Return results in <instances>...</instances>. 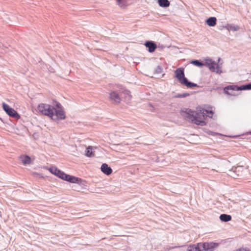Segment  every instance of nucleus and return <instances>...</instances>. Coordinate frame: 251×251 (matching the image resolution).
Masks as SVG:
<instances>
[{
  "instance_id": "1",
  "label": "nucleus",
  "mask_w": 251,
  "mask_h": 251,
  "mask_svg": "<svg viewBox=\"0 0 251 251\" xmlns=\"http://www.w3.org/2000/svg\"><path fill=\"white\" fill-rule=\"evenodd\" d=\"M182 115L187 120L197 125L203 126L206 123L204 121L205 117H212L213 112L211 110L203 108L193 111L190 109H185L181 111Z\"/></svg>"
},
{
  "instance_id": "2",
  "label": "nucleus",
  "mask_w": 251,
  "mask_h": 251,
  "mask_svg": "<svg viewBox=\"0 0 251 251\" xmlns=\"http://www.w3.org/2000/svg\"><path fill=\"white\" fill-rule=\"evenodd\" d=\"M191 63L200 67H202L204 65L207 67L210 71L217 74H220L222 73V67L218 63L215 62L210 58L205 59L204 64L198 60H193L191 62Z\"/></svg>"
},
{
  "instance_id": "3",
  "label": "nucleus",
  "mask_w": 251,
  "mask_h": 251,
  "mask_svg": "<svg viewBox=\"0 0 251 251\" xmlns=\"http://www.w3.org/2000/svg\"><path fill=\"white\" fill-rule=\"evenodd\" d=\"M49 171L52 174L57 176L63 180L71 183L79 184L81 179L78 177L66 174L63 172L58 170L56 167L52 166L49 169Z\"/></svg>"
},
{
  "instance_id": "4",
  "label": "nucleus",
  "mask_w": 251,
  "mask_h": 251,
  "mask_svg": "<svg viewBox=\"0 0 251 251\" xmlns=\"http://www.w3.org/2000/svg\"><path fill=\"white\" fill-rule=\"evenodd\" d=\"M176 77L178 81L182 84L184 85L188 88L193 87H198V85L196 83L189 82L187 78L185 77L184 69L182 68H177L175 72Z\"/></svg>"
},
{
  "instance_id": "5",
  "label": "nucleus",
  "mask_w": 251,
  "mask_h": 251,
  "mask_svg": "<svg viewBox=\"0 0 251 251\" xmlns=\"http://www.w3.org/2000/svg\"><path fill=\"white\" fill-rule=\"evenodd\" d=\"M38 111L43 115L50 117L52 120L57 121L56 119L53 117L55 116L54 106L47 103H40L37 107Z\"/></svg>"
},
{
  "instance_id": "6",
  "label": "nucleus",
  "mask_w": 251,
  "mask_h": 251,
  "mask_svg": "<svg viewBox=\"0 0 251 251\" xmlns=\"http://www.w3.org/2000/svg\"><path fill=\"white\" fill-rule=\"evenodd\" d=\"M250 90V85L249 83L240 86H238L237 85H230L228 86L227 87H226L224 89V91L225 93L226 94L231 96H237L238 94L237 93H230L228 91V90H232V91H238L241 90Z\"/></svg>"
},
{
  "instance_id": "7",
  "label": "nucleus",
  "mask_w": 251,
  "mask_h": 251,
  "mask_svg": "<svg viewBox=\"0 0 251 251\" xmlns=\"http://www.w3.org/2000/svg\"><path fill=\"white\" fill-rule=\"evenodd\" d=\"M55 106L56 108H54V110L55 116H53V117L56 119V121L65 119V113L61 104L57 102Z\"/></svg>"
},
{
  "instance_id": "8",
  "label": "nucleus",
  "mask_w": 251,
  "mask_h": 251,
  "mask_svg": "<svg viewBox=\"0 0 251 251\" xmlns=\"http://www.w3.org/2000/svg\"><path fill=\"white\" fill-rule=\"evenodd\" d=\"M219 246V244L214 242L199 243V246L202 251H213Z\"/></svg>"
},
{
  "instance_id": "9",
  "label": "nucleus",
  "mask_w": 251,
  "mask_h": 251,
  "mask_svg": "<svg viewBox=\"0 0 251 251\" xmlns=\"http://www.w3.org/2000/svg\"><path fill=\"white\" fill-rule=\"evenodd\" d=\"M3 110L10 117L19 119L20 116L19 114L12 108L10 107L8 105L5 103H2Z\"/></svg>"
},
{
  "instance_id": "10",
  "label": "nucleus",
  "mask_w": 251,
  "mask_h": 251,
  "mask_svg": "<svg viewBox=\"0 0 251 251\" xmlns=\"http://www.w3.org/2000/svg\"><path fill=\"white\" fill-rule=\"evenodd\" d=\"M121 89L118 92L116 91H112L109 94V98L111 101L115 104L119 103L121 101V98L120 96Z\"/></svg>"
},
{
  "instance_id": "11",
  "label": "nucleus",
  "mask_w": 251,
  "mask_h": 251,
  "mask_svg": "<svg viewBox=\"0 0 251 251\" xmlns=\"http://www.w3.org/2000/svg\"><path fill=\"white\" fill-rule=\"evenodd\" d=\"M121 96L124 95L126 101H129L132 98L130 92L125 88H121L120 92Z\"/></svg>"
},
{
  "instance_id": "12",
  "label": "nucleus",
  "mask_w": 251,
  "mask_h": 251,
  "mask_svg": "<svg viewBox=\"0 0 251 251\" xmlns=\"http://www.w3.org/2000/svg\"><path fill=\"white\" fill-rule=\"evenodd\" d=\"M145 45L148 48V51L150 52H153L157 47L156 45L152 41H147L145 43Z\"/></svg>"
},
{
  "instance_id": "13",
  "label": "nucleus",
  "mask_w": 251,
  "mask_h": 251,
  "mask_svg": "<svg viewBox=\"0 0 251 251\" xmlns=\"http://www.w3.org/2000/svg\"><path fill=\"white\" fill-rule=\"evenodd\" d=\"M100 169L102 172L106 175H109L112 172V169L108 167V165L105 163H103L101 165Z\"/></svg>"
},
{
  "instance_id": "14",
  "label": "nucleus",
  "mask_w": 251,
  "mask_h": 251,
  "mask_svg": "<svg viewBox=\"0 0 251 251\" xmlns=\"http://www.w3.org/2000/svg\"><path fill=\"white\" fill-rule=\"evenodd\" d=\"M217 19L214 17H211L206 20V24L210 26H214L216 25Z\"/></svg>"
},
{
  "instance_id": "15",
  "label": "nucleus",
  "mask_w": 251,
  "mask_h": 251,
  "mask_svg": "<svg viewBox=\"0 0 251 251\" xmlns=\"http://www.w3.org/2000/svg\"><path fill=\"white\" fill-rule=\"evenodd\" d=\"M95 149L89 146L86 151L85 155L87 157H91L94 156V151Z\"/></svg>"
},
{
  "instance_id": "16",
  "label": "nucleus",
  "mask_w": 251,
  "mask_h": 251,
  "mask_svg": "<svg viewBox=\"0 0 251 251\" xmlns=\"http://www.w3.org/2000/svg\"><path fill=\"white\" fill-rule=\"evenodd\" d=\"M187 251H202V250L198 243L197 245H190L187 247Z\"/></svg>"
},
{
  "instance_id": "17",
  "label": "nucleus",
  "mask_w": 251,
  "mask_h": 251,
  "mask_svg": "<svg viewBox=\"0 0 251 251\" xmlns=\"http://www.w3.org/2000/svg\"><path fill=\"white\" fill-rule=\"evenodd\" d=\"M20 159L24 165L29 164L31 163V158L28 155L21 156Z\"/></svg>"
},
{
  "instance_id": "18",
  "label": "nucleus",
  "mask_w": 251,
  "mask_h": 251,
  "mask_svg": "<svg viewBox=\"0 0 251 251\" xmlns=\"http://www.w3.org/2000/svg\"><path fill=\"white\" fill-rule=\"evenodd\" d=\"M220 219L222 221L226 222L231 220V216L226 214H223L220 216Z\"/></svg>"
},
{
  "instance_id": "19",
  "label": "nucleus",
  "mask_w": 251,
  "mask_h": 251,
  "mask_svg": "<svg viewBox=\"0 0 251 251\" xmlns=\"http://www.w3.org/2000/svg\"><path fill=\"white\" fill-rule=\"evenodd\" d=\"M228 31H236L239 29V26L237 25H227L226 27Z\"/></svg>"
},
{
  "instance_id": "20",
  "label": "nucleus",
  "mask_w": 251,
  "mask_h": 251,
  "mask_svg": "<svg viewBox=\"0 0 251 251\" xmlns=\"http://www.w3.org/2000/svg\"><path fill=\"white\" fill-rule=\"evenodd\" d=\"M158 4L162 7H167L170 5V2L168 0H158Z\"/></svg>"
},
{
  "instance_id": "21",
  "label": "nucleus",
  "mask_w": 251,
  "mask_h": 251,
  "mask_svg": "<svg viewBox=\"0 0 251 251\" xmlns=\"http://www.w3.org/2000/svg\"><path fill=\"white\" fill-rule=\"evenodd\" d=\"M154 73L156 74H160L162 73V68L160 66H157L154 70Z\"/></svg>"
},
{
  "instance_id": "22",
  "label": "nucleus",
  "mask_w": 251,
  "mask_h": 251,
  "mask_svg": "<svg viewBox=\"0 0 251 251\" xmlns=\"http://www.w3.org/2000/svg\"><path fill=\"white\" fill-rule=\"evenodd\" d=\"M189 95L188 93H184L183 94H178L177 95L176 97L177 98H184L186 97H187Z\"/></svg>"
},
{
  "instance_id": "23",
  "label": "nucleus",
  "mask_w": 251,
  "mask_h": 251,
  "mask_svg": "<svg viewBox=\"0 0 251 251\" xmlns=\"http://www.w3.org/2000/svg\"><path fill=\"white\" fill-rule=\"evenodd\" d=\"M121 0H117V3L121 7H122L123 6V4H122L121 3Z\"/></svg>"
},
{
  "instance_id": "24",
  "label": "nucleus",
  "mask_w": 251,
  "mask_h": 251,
  "mask_svg": "<svg viewBox=\"0 0 251 251\" xmlns=\"http://www.w3.org/2000/svg\"><path fill=\"white\" fill-rule=\"evenodd\" d=\"M237 251H250L249 249H240L239 250H237Z\"/></svg>"
},
{
  "instance_id": "25",
  "label": "nucleus",
  "mask_w": 251,
  "mask_h": 251,
  "mask_svg": "<svg viewBox=\"0 0 251 251\" xmlns=\"http://www.w3.org/2000/svg\"><path fill=\"white\" fill-rule=\"evenodd\" d=\"M228 91L230 93H236V91H232V90H228Z\"/></svg>"
},
{
  "instance_id": "26",
  "label": "nucleus",
  "mask_w": 251,
  "mask_h": 251,
  "mask_svg": "<svg viewBox=\"0 0 251 251\" xmlns=\"http://www.w3.org/2000/svg\"><path fill=\"white\" fill-rule=\"evenodd\" d=\"M50 72H54L53 69H50Z\"/></svg>"
},
{
  "instance_id": "27",
  "label": "nucleus",
  "mask_w": 251,
  "mask_h": 251,
  "mask_svg": "<svg viewBox=\"0 0 251 251\" xmlns=\"http://www.w3.org/2000/svg\"><path fill=\"white\" fill-rule=\"evenodd\" d=\"M250 85V89L251 90V83H249Z\"/></svg>"
},
{
  "instance_id": "28",
  "label": "nucleus",
  "mask_w": 251,
  "mask_h": 251,
  "mask_svg": "<svg viewBox=\"0 0 251 251\" xmlns=\"http://www.w3.org/2000/svg\"><path fill=\"white\" fill-rule=\"evenodd\" d=\"M125 144H126V145H129V143H126Z\"/></svg>"
},
{
  "instance_id": "29",
  "label": "nucleus",
  "mask_w": 251,
  "mask_h": 251,
  "mask_svg": "<svg viewBox=\"0 0 251 251\" xmlns=\"http://www.w3.org/2000/svg\"><path fill=\"white\" fill-rule=\"evenodd\" d=\"M220 58H219L218 59V61L219 62V61H220Z\"/></svg>"
},
{
  "instance_id": "30",
  "label": "nucleus",
  "mask_w": 251,
  "mask_h": 251,
  "mask_svg": "<svg viewBox=\"0 0 251 251\" xmlns=\"http://www.w3.org/2000/svg\"><path fill=\"white\" fill-rule=\"evenodd\" d=\"M250 134H251V131L250 132Z\"/></svg>"
}]
</instances>
